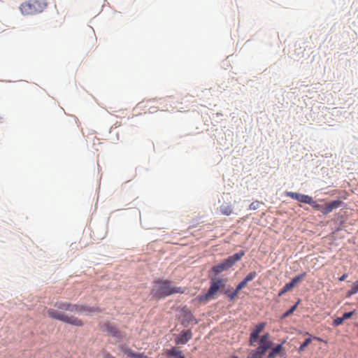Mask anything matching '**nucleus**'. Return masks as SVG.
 <instances>
[{
  "label": "nucleus",
  "instance_id": "f257e3e1",
  "mask_svg": "<svg viewBox=\"0 0 358 358\" xmlns=\"http://www.w3.org/2000/svg\"><path fill=\"white\" fill-rule=\"evenodd\" d=\"M54 306L59 310H66L71 313L92 315L101 313V309L98 306H89L86 305L73 304L68 302L57 301Z\"/></svg>",
  "mask_w": 358,
  "mask_h": 358
},
{
  "label": "nucleus",
  "instance_id": "f03ea898",
  "mask_svg": "<svg viewBox=\"0 0 358 358\" xmlns=\"http://www.w3.org/2000/svg\"><path fill=\"white\" fill-rule=\"evenodd\" d=\"M48 317L52 319L61 321L68 324L76 327H83V322L74 316H69L66 313L59 310L49 308L47 311Z\"/></svg>",
  "mask_w": 358,
  "mask_h": 358
},
{
  "label": "nucleus",
  "instance_id": "7ed1b4c3",
  "mask_svg": "<svg viewBox=\"0 0 358 358\" xmlns=\"http://www.w3.org/2000/svg\"><path fill=\"white\" fill-rule=\"evenodd\" d=\"M273 345L270 340V334L266 333L262 335L259 339V347L255 350H251L247 358H263L266 351L271 348Z\"/></svg>",
  "mask_w": 358,
  "mask_h": 358
},
{
  "label": "nucleus",
  "instance_id": "20e7f679",
  "mask_svg": "<svg viewBox=\"0 0 358 358\" xmlns=\"http://www.w3.org/2000/svg\"><path fill=\"white\" fill-rule=\"evenodd\" d=\"M46 6L47 3L45 0H29L21 5L20 10L23 15H34L41 13Z\"/></svg>",
  "mask_w": 358,
  "mask_h": 358
},
{
  "label": "nucleus",
  "instance_id": "39448f33",
  "mask_svg": "<svg viewBox=\"0 0 358 358\" xmlns=\"http://www.w3.org/2000/svg\"><path fill=\"white\" fill-rule=\"evenodd\" d=\"M244 255L245 252L243 250H241L239 252L229 257L222 263L214 266L212 270L216 274L227 271L233 266L237 262H238Z\"/></svg>",
  "mask_w": 358,
  "mask_h": 358
},
{
  "label": "nucleus",
  "instance_id": "423d86ee",
  "mask_svg": "<svg viewBox=\"0 0 358 358\" xmlns=\"http://www.w3.org/2000/svg\"><path fill=\"white\" fill-rule=\"evenodd\" d=\"M103 327L104 331L115 339L116 343L122 342L127 337V333L118 329L114 323L108 321L103 324Z\"/></svg>",
  "mask_w": 358,
  "mask_h": 358
},
{
  "label": "nucleus",
  "instance_id": "0eeeda50",
  "mask_svg": "<svg viewBox=\"0 0 358 358\" xmlns=\"http://www.w3.org/2000/svg\"><path fill=\"white\" fill-rule=\"evenodd\" d=\"M226 280L224 279H215L212 281L208 292L203 296H199L200 301H208L217 294V292L225 286Z\"/></svg>",
  "mask_w": 358,
  "mask_h": 358
},
{
  "label": "nucleus",
  "instance_id": "6e6552de",
  "mask_svg": "<svg viewBox=\"0 0 358 358\" xmlns=\"http://www.w3.org/2000/svg\"><path fill=\"white\" fill-rule=\"evenodd\" d=\"M181 287H174L169 281L158 280V297L166 296L173 293H182Z\"/></svg>",
  "mask_w": 358,
  "mask_h": 358
},
{
  "label": "nucleus",
  "instance_id": "1a4fd4ad",
  "mask_svg": "<svg viewBox=\"0 0 358 358\" xmlns=\"http://www.w3.org/2000/svg\"><path fill=\"white\" fill-rule=\"evenodd\" d=\"M310 205L315 210L320 211L322 214L327 215L331 213L334 209L338 208L342 205V201L339 200L333 201L325 205H321L317 203L313 199L311 201Z\"/></svg>",
  "mask_w": 358,
  "mask_h": 358
},
{
  "label": "nucleus",
  "instance_id": "9d476101",
  "mask_svg": "<svg viewBox=\"0 0 358 358\" xmlns=\"http://www.w3.org/2000/svg\"><path fill=\"white\" fill-rule=\"evenodd\" d=\"M266 325V322H260L252 330L250 335L249 344L254 345L259 338V334L263 331Z\"/></svg>",
  "mask_w": 358,
  "mask_h": 358
},
{
  "label": "nucleus",
  "instance_id": "9b49d317",
  "mask_svg": "<svg viewBox=\"0 0 358 358\" xmlns=\"http://www.w3.org/2000/svg\"><path fill=\"white\" fill-rule=\"evenodd\" d=\"M286 195L299 202L308 203L309 205L311 203V201L313 200V198L308 195L301 194L296 192H287Z\"/></svg>",
  "mask_w": 358,
  "mask_h": 358
},
{
  "label": "nucleus",
  "instance_id": "f8f14e48",
  "mask_svg": "<svg viewBox=\"0 0 358 358\" xmlns=\"http://www.w3.org/2000/svg\"><path fill=\"white\" fill-rule=\"evenodd\" d=\"M192 334L190 330L182 331L176 338V343L185 345L192 338Z\"/></svg>",
  "mask_w": 358,
  "mask_h": 358
},
{
  "label": "nucleus",
  "instance_id": "ddd939ff",
  "mask_svg": "<svg viewBox=\"0 0 358 358\" xmlns=\"http://www.w3.org/2000/svg\"><path fill=\"white\" fill-rule=\"evenodd\" d=\"M122 352L130 358H145L147 357L143 353L135 352L127 346L122 347Z\"/></svg>",
  "mask_w": 358,
  "mask_h": 358
},
{
  "label": "nucleus",
  "instance_id": "4468645a",
  "mask_svg": "<svg viewBox=\"0 0 358 358\" xmlns=\"http://www.w3.org/2000/svg\"><path fill=\"white\" fill-rule=\"evenodd\" d=\"M285 343L284 341L282 343L277 345L272 348L271 351L268 353L266 358H275L277 355L283 356L285 353L282 352V345Z\"/></svg>",
  "mask_w": 358,
  "mask_h": 358
},
{
  "label": "nucleus",
  "instance_id": "2eb2a0df",
  "mask_svg": "<svg viewBox=\"0 0 358 358\" xmlns=\"http://www.w3.org/2000/svg\"><path fill=\"white\" fill-rule=\"evenodd\" d=\"M167 356L172 358H185L182 352L176 347L168 350Z\"/></svg>",
  "mask_w": 358,
  "mask_h": 358
},
{
  "label": "nucleus",
  "instance_id": "dca6fc26",
  "mask_svg": "<svg viewBox=\"0 0 358 358\" xmlns=\"http://www.w3.org/2000/svg\"><path fill=\"white\" fill-rule=\"evenodd\" d=\"M232 211V207L229 204H223L220 206V212L222 215H230Z\"/></svg>",
  "mask_w": 358,
  "mask_h": 358
},
{
  "label": "nucleus",
  "instance_id": "f3484780",
  "mask_svg": "<svg viewBox=\"0 0 358 358\" xmlns=\"http://www.w3.org/2000/svg\"><path fill=\"white\" fill-rule=\"evenodd\" d=\"M306 275V273L303 272L301 273L299 275L295 276L291 281V282L293 284V286L294 287L298 282L301 281Z\"/></svg>",
  "mask_w": 358,
  "mask_h": 358
},
{
  "label": "nucleus",
  "instance_id": "a211bd4d",
  "mask_svg": "<svg viewBox=\"0 0 358 358\" xmlns=\"http://www.w3.org/2000/svg\"><path fill=\"white\" fill-rule=\"evenodd\" d=\"M357 292H358V280L352 284L351 289L348 292V296H351V295L357 294Z\"/></svg>",
  "mask_w": 358,
  "mask_h": 358
},
{
  "label": "nucleus",
  "instance_id": "6ab92c4d",
  "mask_svg": "<svg viewBox=\"0 0 358 358\" xmlns=\"http://www.w3.org/2000/svg\"><path fill=\"white\" fill-rule=\"evenodd\" d=\"M257 276V273L255 271L249 273L245 278L243 280H244L247 284L248 282L252 281L254 280Z\"/></svg>",
  "mask_w": 358,
  "mask_h": 358
},
{
  "label": "nucleus",
  "instance_id": "aec40b11",
  "mask_svg": "<svg viewBox=\"0 0 358 358\" xmlns=\"http://www.w3.org/2000/svg\"><path fill=\"white\" fill-rule=\"evenodd\" d=\"M298 303H296L295 305H294L291 308H289L287 311H286L284 314H283V316L282 317L285 318V317H288L289 315H290L291 314H292L294 313V311L297 308V306H298Z\"/></svg>",
  "mask_w": 358,
  "mask_h": 358
},
{
  "label": "nucleus",
  "instance_id": "412c9836",
  "mask_svg": "<svg viewBox=\"0 0 358 358\" xmlns=\"http://www.w3.org/2000/svg\"><path fill=\"white\" fill-rule=\"evenodd\" d=\"M311 343V338H308L305 340V341L301 345V346L299 348V351L301 352L303 351L304 349Z\"/></svg>",
  "mask_w": 358,
  "mask_h": 358
},
{
  "label": "nucleus",
  "instance_id": "4be33fe9",
  "mask_svg": "<svg viewBox=\"0 0 358 358\" xmlns=\"http://www.w3.org/2000/svg\"><path fill=\"white\" fill-rule=\"evenodd\" d=\"M344 320L343 319V317H337L336 319H335L333 322V325H334L335 327H338L339 325H341L343 322Z\"/></svg>",
  "mask_w": 358,
  "mask_h": 358
},
{
  "label": "nucleus",
  "instance_id": "5701e85b",
  "mask_svg": "<svg viewBox=\"0 0 358 358\" xmlns=\"http://www.w3.org/2000/svg\"><path fill=\"white\" fill-rule=\"evenodd\" d=\"M353 314H354V311L348 312V313H345L343 315L342 317L345 320L350 318L352 316Z\"/></svg>",
  "mask_w": 358,
  "mask_h": 358
},
{
  "label": "nucleus",
  "instance_id": "b1692460",
  "mask_svg": "<svg viewBox=\"0 0 358 358\" xmlns=\"http://www.w3.org/2000/svg\"><path fill=\"white\" fill-rule=\"evenodd\" d=\"M293 287H294L293 284L290 282L289 283L285 284V285L283 287V289L286 292H288V291L291 290Z\"/></svg>",
  "mask_w": 358,
  "mask_h": 358
},
{
  "label": "nucleus",
  "instance_id": "393cba45",
  "mask_svg": "<svg viewBox=\"0 0 358 358\" xmlns=\"http://www.w3.org/2000/svg\"><path fill=\"white\" fill-rule=\"evenodd\" d=\"M141 225H142L144 228H145V229H151V228H152V227L151 225L148 224L146 222V221H145V220H142V219H141Z\"/></svg>",
  "mask_w": 358,
  "mask_h": 358
},
{
  "label": "nucleus",
  "instance_id": "a878e982",
  "mask_svg": "<svg viewBox=\"0 0 358 358\" xmlns=\"http://www.w3.org/2000/svg\"><path fill=\"white\" fill-rule=\"evenodd\" d=\"M225 294H227L231 301L234 300L236 297V293H234L233 292L231 293L226 292Z\"/></svg>",
  "mask_w": 358,
  "mask_h": 358
},
{
  "label": "nucleus",
  "instance_id": "bb28decb",
  "mask_svg": "<svg viewBox=\"0 0 358 358\" xmlns=\"http://www.w3.org/2000/svg\"><path fill=\"white\" fill-rule=\"evenodd\" d=\"M247 285V283L244 281V280H242L238 285L236 287H238V290H241L243 288H244L245 286Z\"/></svg>",
  "mask_w": 358,
  "mask_h": 358
},
{
  "label": "nucleus",
  "instance_id": "cd10ccee",
  "mask_svg": "<svg viewBox=\"0 0 358 358\" xmlns=\"http://www.w3.org/2000/svg\"><path fill=\"white\" fill-rule=\"evenodd\" d=\"M347 277H348V274L347 273H344L342 276H341L339 278V280L340 281H343V280H345L347 278Z\"/></svg>",
  "mask_w": 358,
  "mask_h": 358
},
{
  "label": "nucleus",
  "instance_id": "c85d7f7f",
  "mask_svg": "<svg viewBox=\"0 0 358 358\" xmlns=\"http://www.w3.org/2000/svg\"><path fill=\"white\" fill-rule=\"evenodd\" d=\"M257 204L256 205L255 203H252L250 205V209L251 210H255L257 208Z\"/></svg>",
  "mask_w": 358,
  "mask_h": 358
},
{
  "label": "nucleus",
  "instance_id": "c756f323",
  "mask_svg": "<svg viewBox=\"0 0 358 358\" xmlns=\"http://www.w3.org/2000/svg\"><path fill=\"white\" fill-rule=\"evenodd\" d=\"M287 292L282 288L280 292L278 293V296H282L284 294H285Z\"/></svg>",
  "mask_w": 358,
  "mask_h": 358
},
{
  "label": "nucleus",
  "instance_id": "7c9ffc66",
  "mask_svg": "<svg viewBox=\"0 0 358 358\" xmlns=\"http://www.w3.org/2000/svg\"><path fill=\"white\" fill-rule=\"evenodd\" d=\"M152 294L153 296H157V291L155 289H153L152 290Z\"/></svg>",
  "mask_w": 358,
  "mask_h": 358
},
{
  "label": "nucleus",
  "instance_id": "2f4dec72",
  "mask_svg": "<svg viewBox=\"0 0 358 358\" xmlns=\"http://www.w3.org/2000/svg\"><path fill=\"white\" fill-rule=\"evenodd\" d=\"M240 290H238V287H236V289L233 292L234 293H236V295L237 296Z\"/></svg>",
  "mask_w": 358,
  "mask_h": 358
},
{
  "label": "nucleus",
  "instance_id": "473e14b6",
  "mask_svg": "<svg viewBox=\"0 0 358 358\" xmlns=\"http://www.w3.org/2000/svg\"><path fill=\"white\" fill-rule=\"evenodd\" d=\"M153 283H155H155H157V279H155V280H153Z\"/></svg>",
  "mask_w": 358,
  "mask_h": 358
},
{
  "label": "nucleus",
  "instance_id": "72a5a7b5",
  "mask_svg": "<svg viewBox=\"0 0 358 358\" xmlns=\"http://www.w3.org/2000/svg\"><path fill=\"white\" fill-rule=\"evenodd\" d=\"M108 358H115V357H113V356H111V355H109V357H108Z\"/></svg>",
  "mask_w": 358,
  "mask_h": 358
},
{
  "label": "nucleus",
  "instance_id": "f704fd0d",
  "mask_svg": "<svg viewBox=\"0 0 358 358\" xmlns=\"http://www.w3.org/2000/svg\"><path fill=\"white\" fill-rule=\"evenodd\" d=\"M315 339L320 340V338L317 337H315Z\"/></svg>",
  "mask_w": 358,
  "mask_h": 358
},
{
  "label": "nucleus",
  "instance_id": "c9c22d12",
  "mask_svg": "<svg viewBox=\"0 0 358 358\" xmlns=\"http://www.w3.org/2000/svg\"><path fill=\"white\" fill-rule=\"evenodd\" d=\"M233 358H238L237 357H234Z\"/></svg>",
  "mask_w": 358,
  "mask_h": 358
},
{
  "label": "nucleus",
  "instance_id": "e433bc0d",
  "mask_svg": "<svg viewBox=\"0 0 358 358\" xmlns=\"http://www.w3.org/2000/svg\"><path fill=\"white\" fill-rule=\"evenodd\" d=\"M145 358H148V357H145Z\"/></svg>",
  "mask_w": 358,
  "mask_h": 358
}]
</instances>
